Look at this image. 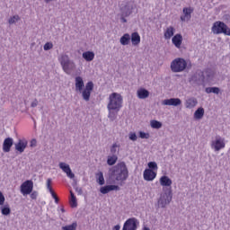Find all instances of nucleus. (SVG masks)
Wrapping results in <instances>:
<instances>
[{
    "label": "nucleus",
    "instance_id": "f257e3e1",
    "mask_svg": "<svg viewBox=\"0 0 230 230\" xmlns=\"http://www.w3.org/2000/svg\"><path fill=\"white\" fill-rule=\"evenodd\" d=\"M110 176L119 184H123L128 179V168L125 162H120L110 169Z\"/></svg>",
    "mask_w": 230,
    "mask_h": 230
},
{
    "label": "nucleus",
    "instance_id": "f03ea898",
    "mask_svg": "<svg viewBox=\"0 0 230 230\" xmlns=\"http://www.w3.org/2000/svg\"><path fill=\"white\" fill-rule=\"evenodd\" d=\"M93 89H94V84L93 82H88L84 89V79L80 76L75 77V90L82 93L83 100H84V102H89L91 100Z\"/></svg>",
    "mask_w": 230,
    "mask_h": 230
},
{
    "label": "nucleus",
    "instance_id": "7ed1b4c3",
    "mask_svg": "<svg viewBox=\"0 0 230 230\" xmlns=\"http://www.w3.org/2000/svg\"><path fill=\"white\" fill-rule=\"evenodd\" d=\"M108 110L109 111H116V112H119V109H121L123 105V97L121 94L113 93L109 97Z\"/></svg>",
    "mask_w": 230,
    "mask_h": 230
},
{
    "label": "nucleus",
    "instance_id": "20e7f679",
    "mask_svg": "<svg viewBox=\"0 0 230 230\" xmlns=\"http://www.w3.org/2000/svg\"><path fill=\"white\" fill-rule=\"evenodd\" d=\"M188 67V63L182 58H177L171 63V70L172 73H182Z\"/></svg>",
    "mask_w": 230,
    "mask_h": 230
},
{
    "label": "nucleus",
    "instance_id": "39448f33",
    "mask_svg": "<svg viewBox=\"0 0 230 230\" xmlns=\"http://www.w3.org/2000/svg\"><path fill=\"white\" fill-rule=\"evenodd\" d=\"M211 30L215 35H220L224 33V35L230 36V29L226 24L224 23V22L217 21L214 22Z\"/></svg>",
    "mask_w": 230,
    "mask_h": 230
},
{
    "label": "nucleus",
    "instance_id": "423d86ee",
    "mask_svg": "<svg viewBox=\"0 0 230 230\" xmlns=\"http://www.w3.org/2000/svg\"><path fill=\"white\" fill-rule=\"evenodd\" d=\"M58 61L62 66L63 71H65L66 75H69L72 69H75V63L69 60V56L61 55V57L58 58Z\"/></svg>",
    "mask_w": 230,
    "mask_h": 230
},
{
    "label": "nucleus",
    "instance_id": "0eeeda50",
    "mask_svg": "<svg viewBox=\"0 0 230 230\" xmlns=\"http://www.w3.org/2000/svg\"><path fill=\"white\" fill-rule=\"evenodd\" d=\"M20 191L23 196L31 195L33 191V181L27 180L23 181L20 186Z\"/></svg>",
    "mask_w": 230,
    "mask_h": 230
},
{
    "label": "nucleus",
    "instance_id": "6e6552de",
    "mask_svg": "<svg viewBox=\"0 0 230 230\" xmlns=\"http://www.w3.org/2000/svg\"><path fill=\"white\" fill-rule=\"evenodd\" d=\"M211 147L214 148L215 152H220L222 148H226V141L224 138L217 137L216 140L212 141Z\"/></svg>",
    "mask_w": 230,
    "mask_h": 230
},
{
    "label": "nucleus",
    "instance_id": "1a4fd4ad",
    "mask_svg": "<svg viewBox=\"0 0 230 230\" xmlns=\"http://www.w3.org/2000/svg\"><path fill=\"white\" fill-rule=\"evenodd\" d=\"M137 220L136 217L128 218L123 226L122 230H137Z\"/></svg>",
    "mask_w": 230,
    "mask_h": 230
},
{
    "label": "nucleus",
    "instance_id": "9d476101",
    "mask_svg": "<svg viewBox=\"0 0 230 230\" xmlns=\"http://www.w3.org/2000/svg\"><path fill=\"white\" fill-rule=\"evenodd\" d=\"M144 181H147L148 182L154 181L155 177H157V172L153 171L152 169H146L143 173Z\"/></svg>",
    "mask_w": 230,
    "mask_h": 230
},
{
    "label": "nucleus",
    "instance_id": "9b49d317",
    "mask_svg": "<svg viewBox=\"0 0 230 230\" xmlns=\"http://www.w3.org/2000/svg\"><path fill=\"white\" fill-rule=\"evenodd\" d=\"M193 7H185L182 12L183 14L181 16V22H186L191 19V13L193 12Z\"/></svg>",
    "mask_w": 230,
    "mask_h": 230
},
{
    "label": "nucleus",
    "instance_id": "f8f14e48",
    "mask_svg": "<svg viewBox=\"0 0 230 230\" xmlns=\"http://www.w3.org/2000/svg\"><path fill=\"white\" fill-rule=\"evenodd\" d=\"M59 168L66 173V176L69 177V179H75V173L71 171V167H69V164H66V163H60Z\"/></svg>",
    "mask_w": 230,
    "mask_h": 230
},
{
    "label": "nucleus",
    "instance_id": "ddd939ff",
    "mask_svg": "<svg viewBox=\"0 0 230 230\" xmlns=\"http://www.w3.org/2000/svg\"><path fill=\"white\" fill-rule=\"evenodd\" d=\"M12 146H13V138L6 137L3 143V152H10V150H12Z\"/></svg>",
    "mask_w": 230,
    "mask_h": 230
},
{
    "label": "nucleus",
    "instance_id": "4468645a",
    "mask_svg": "<svg viewBox=\"0 0 230 230\" xmlns=\"http://www.w3.org/2000/svg\"><path fill=\"white\" fill-rule=\"evenodd\" d=\"M118 191L119 190V186L118 185H106L104 187H102L100 189L101 193H102V195H107V193H109L110 191Z\"/></svg>",
    "mask_w": 230,
    "mask_h": 230
},
{
    "label": "nucleus",
    "instance_id": "2eb2a0df",
    "mask_svg": "<svg viewBox=\"0 0 230 230\" xmlns=\"http://www.w3.org/2000/svg\"><path fill=\"white\" fill-rule=\"evenodd\" d=\"M181 102L179 98H171L165 99L163 101V105H172L173 107H177L181 105Z\"/></svg>",
    "mask_w": 230,
    "mask_h": 230
},
{
    "label": "nucleus",
    "instance_id": "dca6fc26",
    "mask_svg": "<svg viewBox=\"0 0 230 230\" xmlns=\"http://www.w3.org/2000/svg\"><path fill=\"white\" fill-rule=\"evenodd\" d=\"M26 146H28V141L20 139L18 143L15 144V150H17V152H20V154H22V152L26 150Z\"/></svg>",
    "mask_w": 230,
    "mask_h": 230
},
{
    "label": "nucleus",
    "instance_id": "f3484780",
    "mask_svg": "<svg viewBox=\"0 0 230 230\" xmlns=\"http://www.w3.org/2000/svg\"><path fill=\"white\" fill-rule=\"evenodd\" d=\"M160 185L165 188H170L172 184V179L170 177L164 175L159 180Z\"/></svg>",
    "mask_w": 230,
    "mask_h": 230
},
{
    "label": "nucleus",
    "instance_id": "a211bd4d",
    "mask_svg": "<svg viewBox=\"0 0 230 230\" xmlns=\"http://www.w3.org/2000/svg\"><path fill=\"white\" fill-rule=\"evenodd\" d=\"M172 42L175 46V48L180 49L181 46H182V35L181 34L174 35L172 39Z\"/></svg>",
    "mask_w": 230,
    "mask_h": 230
},
{
    "label": "nucleus",
    "instance_id": "6ab92c4d",
    "mask_svg": "<svg viewBox=\"0 0 230 230\" xmlns=\"http://www.w3.org/2000/svg\"><path fill=\"white\" fill-rule=\"evenodd\" d=\"M137 98L139 100H146V98H148L150 96V92L145 88H140L137 92Z\"/></svg>",
    "mask_w": 230,
    "mask_h": 230
},
{
    "label": "nucleus",
    "instance_id": "aec40b11",
    "mask_svg": "<svg viewBox=\"0 0 230 230\" xmlns=\"http://www.w3.org/2000/svg\"><path fill=\"white\" fill-rule=\"evenodd\" d=\"M197 103H199V102L196 98H190L185 102V107L186 109H193L197 107Z\"/></svg>",
    "mask_w": 230,
    "mask_h": 230
},
{
    "label": "nucleus",
    "instance_id": "412c9836",
    "mask_svg": "<svg viewBox=\"0 0 230 230\" xmlns=\"http://www.w3.org/2000/svg\"><path fill=\"white\" fill-rule=\"evenodd\" d=\"M174 33H175V29L172 26L168 27L165 30L164 34V39H166V40H170V39H172Z\"/></svg>",
    "mask_w": 230,
    "mask_h": 230
},
{
    "label": "nucleus",
    "instance_id": "4be33fe9",
    "mask_svg": "<svg viewBox=\"0 0 230 230\" xmlns=\"http://www.w3.org/2000/svg\"><path fill=\"white\" fill-rule=\"evenodd\" d=\"M131 42L133 46H138V44L141 43V36H139V33L133 32L131 34Z\"/></svg>",
    "mask_w": 230,
    "mask_h": 230
},
{
    "label": "nucleus",
    "instance_id": "5701e85b",
    "mask_svg": "<svg viewBox=\"0 0 230 230\" xmlns=\"http://www.w3.org/2000/svg\"><path fill=\"white\" fill-rule=\"evenodd\" d=\"M83 58H84V60H86V62H93V60H94V52H93V51L84 52Z\"/></svg>",
    "mask_w": 230,
    "mask_h": 230
},
{
    "label": "nucleus",
    "instance_id": "b1692460",
    "mask_svg": "<svg viewBox=\"0 0 230 230\" xmlns=\"http://www.w3.org/2000/svg\"><path fill=\"white\" fill-rule=\"evenodd\" d=\"M70 208H76L78 206V202L76 201V196L73 190H70V199H69Z\"/></svg>",
    "mask_w": 230,
    "mask_h": 230
},
{
    "label": "nucleus",
    "instance_id": "393cba45",
    "mask_svg": "<svg viewBox=\"0 0 230 230\" xmlns=\"http://www.w3.org/2000/svg\"><path fill=\"white\" fill-rule=\"evenodd\" d=\"M130 43V34L126 33L120 38V44L122 46H128Z\"/></svg>",
    "mask_w": 230,
    "mask_h": 230
},
{
    "label": "nucleus",
    "instance_id": "a878e982",
    "mask_svg": "<svg viewBox=\"0 0 230 230\" xmlns=\"http://www.w3.org/2000/svg\"><path fill=\"white\" fill-rule=\"evenodd\" d=\"M195 119H202L204 118V108L200 107L194 112Z\"/></svg>",
    "mask_w": 230,
    "mask_h": 230
},
{
    "label": "nucleus",
    "instance_id": "bb28decb",
    "mask_svg": "<svg viewBox=\"0 0 230 230\" xmlns=\"http://www.w3.org/2000/svg\"><path fill=\"white\" fill-rule=\"evenodd\" d=\"M115 163H118V156L116 155H109L107 164H109V166H114Z\"/></svg>",
    "mask_w": 230,
    "mask_h": 230
},
{
    "label": "nucleus",
    "instance_id": "cd10ccee",
    "mask_svg": "<svg viewBox=\"0 0 230 230\" xmlns=\"http://www.w3.org/2000/svg\"><path fill=\"white\" fill-rule=\"evenodd\" d=\"M47 190H49V193L52 196V199H55L58 197L57 194L55 193V191L53 190V187H51V179L50 178H49L47 180Z\"/></svg>",
    "mask_w": 230,
    "mask_h": 230
},
{
    "label": "nucleus",
    "instance_id": "c85d7f7f",
    "mask_svg": "<svg viewBox=\"0 0 230 230\" xmlns=\"http://www.w3.org/2000/svg\"><path fill=\"white\" fill-rule=\"evenodd\" d=\"M96 175L98 184H100V186H103V184H105V178L103 177V172H100Z\"/></svg>",
    "mask_w": 230,
    "mask_h": 230
},
{
    "label": "nucleus",
    "instance_id": "c756f323",
    "mask_svg": "<svg viewBox=\"0 0 230 230\" xmlns=\"http://www.w3.org/2000/svg\"><path fill=\"white\" fill-rule=\"evenodd\" d=\"M1 213H2V215H4L5 217H7V215H10V213H12V210L10 209V206L5 205V206L2 207Z\"/></svg>",
    "mask_w": 230,
    "mask_h": 230
},
{
    "label": "nucleus",
    "instance_id": "7c9ffc66",
    "mask_svg": "<svg viewBox=\"0 0 230 230\" xmlns=\"http://www.w3.org/2000/svg\"><path fill=\"white\" fill-rule=\"evenodd\" d=\"M150 125L152 128H161V127H163V123L159 120H151Z\"/></svg>",
    "mask_w": 230,
    "mask_h": 230
},
{
    "label": "nucleus",
    "instance_id": "2f4dec72",
    "mask_svg": "<svg viewBox=\"0 0 230 230\" xmlns=\"http://www.w3.org/2000/svg\"><path fill=\"white\" fill-rule=\"evenodd\" d=\"M76 227H78V224L76 222L72 223V225H68L66 226H63V230H76Z\"/></svg>",
    "mask_w": 230,
    "mask_h": 230
},
{
    "label": "nucleus",
    "instance_id": "473e14b6",
    "mask_svg": "<svg viewBox=\"0 0 230 230\" xmlns=\"http://www.w3.org/2000/svg\"><path fill=\"white\" fill-rule=\"evenodd\" d=\"M147 166H148V170H152L153 172H154V170L155 171V172H157V163H155V162H149L148 164H147Z\"/></svg>",
    "mask_w": 230,
    "mask_h": 230
},
{
    "label": "nucleus",
    "instance_id": "72a5a7b5",
    "mask_svg": "<svg viewBox=\"0 0 230 230\" xmlns=\"http://www.w3.org/2000/svg\"><path fill=\"white\" fill-rule=\"evenodd\" d=\"M20 19L19 15H14L9 19V24H15Z\"/></svg>",
    "mask_w": 230,
    "mask_h": 230
},
{
    "label": "nucleus",
    "instance_id": "f704fd0d",
    "mask_svg": "<svg viewBox=\"0 0 230 230\" xmlns=\"http://www.w3.org/2000/svg\"><path fill=\"white\" fill-rule=\"evenodd\" d=\"M118 115V113L112 111H110L109 112V115H108V118L111 120V121H114L116 119V116Z\"/></svg>",
    "mask_w": 230,
    "mask_h": 230
},
{
    "label": "nucleus",
    "instance_id": "c9c22d12",
    "mask_svg": "<svg viewBox=\"0 0 230 230\" xmlns=\"http://www.w3.org/2000/svg\"><path fill=\"white\" fill-rule=\"evenodd\" d=\"M43 49L45 51H49V49H53V43L51 42H47L44 47H43Z\"/></svg>",
    "mask_w": 230,
    "mask_h": 230
},
{
    "label": "nucleus",
    "instance_id": "e433bc0d",
    "mask_svg": "<svg viewBox=\"0 0 230 230\" xmlns=\"http://www.w3.org/2000/svg\"><path fill=\"white\" fill-rule=\"evenodd\" d=\"M139 137H141V139H148L150 137V134L139 131Z\"/></svg>",
    "mask_w": 230,
    "mask_h": 230
},
{
    "label": "nucleus",
    "instance_id": "4c0bfd02",
    "mask_svg": "<svg viewBox=\"0 0 230 230\" xmlns=\"http://www.w3.org/2000/svg\"><path fill=\"white\" fill-rule=\"evenodd\" d=\"M129 139L131 141H137V135H136L135 132H130L129 133Z\"/></svg>",
    "mask_w": 230,
    "mask_h": 230
},
{
    "label": "nucleus",
    "instance_id": "58836bf2",
    "mask_svg": "<svg viewBox=\"0 0 230 230\" xmlns=\"http://www.w3.org/2000/svg\"><path fill=\"white\" fill-rule=\"evenodd\" d=\"M4 195H3V192L0 191V206H4Z\"/></svg>",
    "mask_w": 230,
    "mask_h": 230
},
{
    "label": "nucleus",
    "instance_id": "ea45409f",
    "mask_svg": "<svg viewBox=\"0 0 230 230\" xmlns=\"http://www.w3.org/2000/svg\"><path fill=\"white\" fill-rule=\"evenodd\" d=\"M212 93L214 94H218V93H220V88H218V87H212Z\"/></svg>",
    "mask_w": 230,
    "mask_h": 230
},
{
    "label": "nucleus",
    "instance_id": "a19ab883",
    "mask_svg": "<svg viewBox=\"0 0 230 230\" xmlns=\"http://www.w3.org/2000/svg\"><path fill=\"white\" fill-rule=\"evenodd\" d=\"M39 105V101H37V99H35L32 102H31V106L32 107V108H35V107H37Z\"/></svg>",
    "mask_w": 230,
    "mask_h": 230
},
{
    "label": "nucleus",
    "instance_id": "79ce46f5",
    "mask_svg": "<svg viewBox=\"0 0 230 230\" xmlns=\"http://www.w3.org/2000/svg\"><path fill=\"white\" fill-rule=\"evenodd\" d=\"M116 148H118V145L113 144L112 147L111 149V154H115L116 153Z\"/></svg>",
    "mask_w": 230,
    "mask_h": 230
},
{
    "label": "nucleus",
    "instance_id": "37998d69",
    "mask_svg": "<svg viewBox=\"0 0 230 230\" xmlns=\"http://www.w3.org/2000/svg\"><path fill=\"white\" fill-rule=\"evenodd\" d=\"M206 93H207L208 94H210V93H213V87H208V88H206Z\"/></svg>",
    "mask_w": 230,
    "mask_h": 230
},
{
    "label": "nucleus",
    "instance_id": "c03bdc74",
    "mask_svg": "<svg viewBox=\"0 0 230 230\" xmlns=\"http://www.w3.org/2000/svg\"><path fill=\"white\" fill-rule=\"evenodd\" d=\"M31 146H37V140L36 139H32L31 141Z\"/></svg>",
    "mask_w": 230,
    "mask_h": 230
},
{
    "label": "nucleus",
    "instance_id": "a18cd8bd",
    "mask_svg": "<svg viewBox=\"0 0 230 230\" xmlns=\"http://www.w3.org/2000/svg\"><path fill=\"white\" fill-rule=\"evenodd\" d=\"M31 199H32L33 200H35V199H37V194L35 192H32L31 194Z\"/></svg>",
    "mask_w": 230,
    "mask_h": 230
},
{
    "label": "nucleus",
    "instance_id": "49530a36",
    "mask_svg": "<svg viewBox=\"0 0 230 230\" xmlns=\"http://www.w3.org/2000/svg\"><path fill=\"white\" fill-rule=\"evenodd\" d=\"M121 229V226L119 225H117L113 227V230H119Z\"/></svg>",
    "mask_w": 230,
    "mask_h": 230
},
{
    "label": "nucleus",
    "instance_id": "de8ad7c7",
    "mask_svg": "<svg viewBox=\"0 0 230 230\" xmlns=\"http://www.w3.org/2000/svg\"><path fill=\"white\" fill-rule=\"evenodd\" d=\"M54 200H55V203H56V204H58L59 199H58V196H56V198H54Z\"/></svg>",
    "mask_w": 230,
    "mask_h": 230
},
{
    "label": "nucleus",
    "instance_id": "09e8293b",
    "mask_svg": "<svg viewBox=\"0 0 230 230\" xmlns=\"http://www.w3.org/2000/svg\"><path fill=\"white\" fill-rule=\"evenodd\" d=\"M121 19H122V22H127V19H125V18H123V17H122Z\"/></svg>",
    "mask_w": 230,
    "mask_h": 230
},
{
    "label": "nucleus",
    "instance_id": "8fccbe9b",
    "mask_svg": "<svg viewBox=\"0 0 230 230\" xmlns=\"http://www.w3.org/2000/svg\"><path fill=\"white\" fill-rule=\"evenodd\" d=\"M202 78H204V72H200Z\"/></svg>",
    "mask_w": 230,
    "mask_h": 230
},
{
    "label": "nucleus",
    "instance_id": "3c124183",
    "mask_svg": "<svg viewBox=\"0 0 230 230\" xmlns=\"http://www.w3.org/2000/svg\"><path fill=\"white\" fill-rule=\"evenodd\" d=\"M143 230H150V228H148V227H144Z\"/></svg>",
    "mask_w": 230,
    "mask_h": 230
},
{
    "label": "nucleus",
    "instance_id": "603ef678",
    "mask_svg": "<svg viewBox=\"0 0 230 230\" xmlns=\"http://www.w3.org/2000/svg\"><path fill=\"white\" fill-rule=\"evenodd\" d=\"M47 3H50V1H53V0H45Z\"/></svg>",
    "mask_w": 230,
    "mask_h": 230
},
{
    "label": "nucleus",
    "instance_id": "864d4df0",
    "mask_svg": "<svg viewBox=\"0 0 230 230\" xmlns=\"http://www.w3.org/2000/svg\"><path fill=\"white\" fill-rule=\"evenodd\" d=\"M211 70L210 69H208V70H206V73H209Z\"/></svg>",
    "mask_w": 230,
    "mask_h": 230
},
{
    "label": "nucleus",
    "instance_id": "5fc2aeb1",
    "mask_svg": "<svg viewBox=\"0 0 230 230\" xmlns=\"http://www.w3.org/2000/svg\"><path fill=\"white\" fill-rule=\"evenodd\" d=\"M61 211H62V213H65L66 210H64V208H61Z\"/></svg>",
    "mask_w": 230,
    "mask_h": 230
},
{
    "label": "nucleus",
    "instance_id": "6e6d98bb",
    "mask_svg": "<svg viewBox=\"0 0 230 230\" xmlns=\"http://www.w3.org/2000/svg\"><path fill=\"white\" fill-rule=\"evenodd\" d=\"M161 204H163V199H160V201H159Z\"/></svg>",
    "mask_w": 230,
    "mask_h": 230
},
{
    "label": "nucleus",
    "instance_id": "4d7b16f0",
    "mask_svg": "<svg viewBox=\"0 0 230 230\" xmlns=\"http://www.w3.org/2000/svg\"><path fill=\"white\" fill-rule=\"evenodd\" d=\"M208 78H209V76H211V75H208Z\"/></svg>",
    "mask_w": 230,
    "mask_h": 230
},
{
    "label": "nucleus",
    "instance_id": "13d9d810",
    "mask_svg": "<svg viewBox=\"0 0 230 230\" xmlns=\"http://www.w3.org/2000/svg\"><path fill=\"white\" fill-rule=\"evenodd\" d=\"M162 208H164V205H162Z\"/></svg>",
    "mask_w": 230,
    "mask_h": 230
}]
</instances>
